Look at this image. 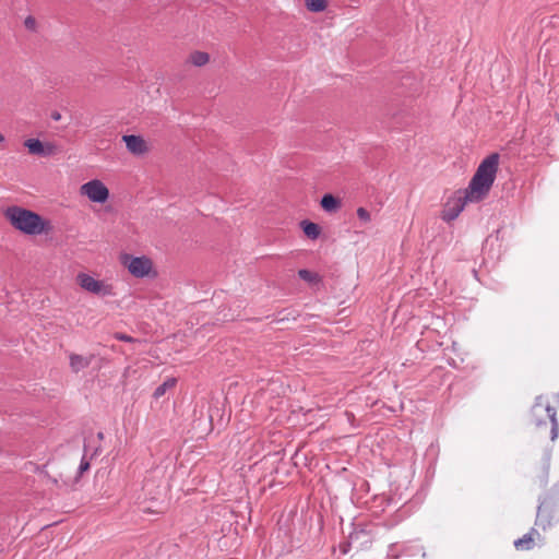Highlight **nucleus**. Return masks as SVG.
<instances>
[{"label":"nucleus","mask_w":559,"mask_h":559,"mask_svg":"<svg viewBox=\"0 0 559 559\" xmlns=\"http://www.w3.org/2000/svg\"><path fill=\"white\" fill-rule=\"evenodd\" d=\"M298 276L309 284H319L321 282V277L318 273L301 269L298 271Z\"/></svg>","instance_id":"obj_17"},{"label":"nucleus","mask_w":559,"mask_h":559,"mask_svg":"<svg viewBox=\"0 0 559 559\" xmlns=\"http://www.w3.org/2000/svg\"><path fill=\"white\" fill-rule=\"evenodd\" d=\"M97 437H98L99 439H103V437H104L103 432H98Z\"/></svg>","instance_id":"obj_25"},{"label":"nucleus","mask_w":559,"mask_h":559,"mask_svg":"<svg viewBox=\"0 0 559 559\" xmlns=\"http://www.w3.org/2000/svg\"><path fill=\"white\" fill-rule=\"evenodd\" d=\"M209 55L203 51H194L190 55V62L197 67H202L209 62Z\"/></svg>","instance_id":"obj_18"},{"label":"nucleus","mask_w":559,"mask_h":559,"mask_svg":"<svg viewBox=\"0 0 559 559\" xmlns=\"http://www.w3.org/2000/svg\"><path fill=\"white\" fill-rule=\"evenodd\" d=\"M472 202L465 199V191L459 192V195L452 201L448 202L442 214V218L445 222L454 221L460 213L464 210L466 203Z\"/></svg>","instance_id":"obj_8"},{"label":"nucleus","mask_w":559,"mask_h":559,"mask_svg":"<svg viewBox=\"0 0 559 559\" xmlns=\"http://www.w3.org/2000/svg\"><path fill=\"white\" fill-rule=\"evenodd\" d=\"M24 25L27 29L35 31L36 20L32 15H28L24 21Z\"/></svg>","instance_id":"obj_23"},{"label":"nucleus","mask_w":559,"mask_h":559,"mask_svg":"<svg viewBox=\"0 0 559 559\" xmlns=\"http://www.w3.org/2000/svg\"><path fill=\"white\" fill-rule=\"evenodd\" d=\"M176 383H177V379L176 378H167L162 384H159L155 389V391L153 393L154 399L157 400V399L162 397L163 395H165V393L168 390L175 388Z\"/></svg>","instance_id":"obj_16"},{"label":"nucleus","mask_w":559,"mask_h":559,"mask_svg":"<svg viewBox=\"0 0 559 559\" xmlns=\"http://www.w3.org/2000/svg\"><path fill=\"white\" fill-rule=\"evenodd\" d=\"M81 193L86 195L91 201L96 203H105L108 200L109 191L107 187L97 179L91 180L81 187Z\"/></svg>","instance_id":"obj_7"},{"label":"nucleus","mask_w":559,"mask_h":559,"mask_svg":"<svg viewBox=\"0 0 559 559\" xmlns=\"http://www.w3.org/2000/svg\"><path fill=\"white\" fill-rule=\"evenodd\" d=\"M321 207L328 213H334L341 207V201L331 193H325L321 199Z\"/></svg>","instance_id":"obj_13"},{"label":"nucleus","mask_w":559,"mask_h":559,"mask_svg":"<svg viewBox=\"0 0 559 559\" xmlns=\"http://www.w3.org/2000/svg\"><path fill=\"white\" fill-rule=\"evenodd\" d=\"M78 282L80 286L95 295L99 296H111L114 295L112 286L104 283L103 281L95 280L93 276L80 273L78 275Z\"/></svg>","instance_id":"obj_6"},{"label":"nucleus","mask_w":559,"mask_h":559,"mask_svg":"<svg viewBox=\"0 0 559 559\" xmlns=\"http://www.w3.org/2000/svg\"><path fill=\"white\" fill-rule=\"evenodd\" d=\"M123 142L129 152L135 155H140L146 152V143L140 135L129 134L123 135Z\"/></svg>","instance_id":"obj_12"},{"label":"nucleus","mask_w":559,"mask_h":559,"mask_svg":"<svg viewBox=\"0 0 559 559\" xmlns=\"http://www.w3.org/2000/svg\"><path fill=\"white\" fill-rule=\"evenodd\" d=\"M24 145L27 147L28 152L33 155L37 156H50L55 153V146L51 144L45 145L38 139H28L24 142Z\"/></svg>","instance_id":"obj_10"},{"label":"nucleus","mask_w":559,"mask_h":559,"mask_svg":"<svg viewBox=\"0 0 559 559\" xmlns=\"http://www.w3.org/2000/svg\"><path fill=\"white\" fill-rule=\"evenodd\" d=\"M304 234L310 239H317L320 235V227L318 224L310 221H302L300 223Z\"/></svg>","instance_id":"obj_15"},{"label":"nucleus","mask_w":559,"mask_h":559,"mask_svg":"<svg viewBox=\"0 0 559 559\" xmlns=\"http://www.w3.org/2000/svg\"><path fill=\"white\" fill-rule=\"evenodd\" d=\"M94 358H95L94 354L83 356V355H79L75 353H70L69 354L70 369L72 370V372L79 373L80 371L87 368L92 364Z\"/></svg>","instance_id":"obj_11"},{"label":"nucleus","mask_w":559,"mask_h":559,"mask_svg":"<svg viewBox=\"0 0 559 559\" xmlns=\"http://www.w3.org/2000/svg\"><path fill=\"white\" fill-rule=\"evenodd\" d=\"M499 166V154L492 153L481 160L472 177L468 187L465 191V199L472 202H479L484 200L496 179Z\"/></svg>","instance_id":"obj_1"},{"label":"nucleus","mask_w":559,"mask_h":559,"mask_svg":"<svg viewBox=\"0 0 559 559\" xmlns=\"http://www.w3.org/2000/svg\"><path fill=\"white\" fill-rule=\"evenodd\" d=\"M559 521V485H556L542 499L537 507L535 525L544 531Z\"/></svg>","instance_id":"obj_3"},{"label":"nucleus","mask_w":559,"mask_h":559,"mask_svg":"<svg viewBox=\"0 0 559 559\" xmlns=\"http://www.w3.org/2000/svg\"><path fill=\"white\" fill-rule=\"evenodd\" d=\"M122 264L127 266L128 271L138 278H143L148 276L153 269V263L150 258L142 257H132L129 254H124L121 258Z\"/></svg>","instance_id":"obj_5"},{"label":"nucleus","mask_w":559,"mask_h":559,"mask_svg":"<svg viewBox=\"0 0 559 559\" xmlns=\"http://www.w3.org/2000/svg\"><path fill=\"white\" fill-rule=\"evenodd\" d=\"M4 217L15 229L26 235L46 234L51 229L50 223L39 214L16 205L9 206L4 211Z\"/></svg>","instance_id":"obj_2"},{"label":"nucleus","mask_w":559,"mask_h":559,"mask_svg":"<svg viewBox=\"0 0 559 559\" xmlns=\"http://www.w3.org/2000/svg\"><path fill=\"white\" fill-rule=\"evenodd\" d=\"M114 337L118 341L126 342V343L134 342V338L132 336L127 335L124 333H120V332L115 333Z\"/></svg>","instance_id":"obj_22"},{"label":"nucleus","mask_w":559,"mask_h":559,"mask_svg":"<svg viewBox=\"0 0 559 559\" xmlns=\"http://www.w3.org/2000/svg\"><path fill=\"white\" fill-rule=\"evenodd\" d=\"M4 140L3 135L0 133V142Z\"/></svg>","instance_id":"obj_26"},{"label":"nucleus","mask_w":559,"mask_h":559,"mask_svg":"<svg viewBox=\"0 0 559 559\" xmlns=\"http://www.w3.org/2000/svg\"><path fill=\"white\" fill-rule=\"evenodd\" d=\"M87 450H88V445L85 443L84 444V455H83L81 463L79 465V468H78L79 476H81L84 472H86L90 468V461L86 459Z\"/></svg>","instance_id":"obj_20"},{"label":"nucleus","mask_w":559,"mask_h":559,"mask_svg":"<svg viewBox=\"0 0 559 559\" xmlns=\"http://www.w3.org/2000/svg\"><path fill=\"white\" fill-rule=\"evenodd\" d=\"M357 216L360 221L368 223L370 221V213L365 207L357 209Z\"/></svg>","instance_id":"obj_21"},{"label":"nucleus","mask_w":559,"mask_h":559,"mask_svg":"<svg viewBox=\"0 0 559 559\" xmlns=\"http://www.w3.org/2000/svg\"><path fill=\"white\" fill-rule=\"evenodd\" d=\"M534 534H538L536 528H531L527 534L514 542V547L520 550H530L534 545Z\"/></svg>","instance_id":"obj_14"},{"label":"nucleus","mask_w":559,"mask_h":559,"mask_svg":"<svg viewBox=\"0 0 559 559\" xmlns=\"http://www.w3.org/2000/svg\"><path fill=\"white\" fill-rule=\"evenodd\" d=\"M306 7L311 12H321L326 8L325 0H306Z\"/></svg>","instance_id":"obj_19"},{"label":"nucleus","mask_w":559,"mask_h":559,"mask_svg":"<svg viewBox=\"0 0 559 559\" xmlns=\"http://www.w3.org/2000/svg\"><path fill=\"white\" fill-rule=\"evenodd\" d=\"M531 415L536 426L546 425L547 420L551 424V440L558 437L557 411L544 396H537L532 407Z\"/></svg>","instance_id":"obj_4"},{"label":"nucleus","mask_w":559,"mask_h":559,"mask_svg":"<svg viewBox=\"0 0 559 559\" xmlns=\"http://www.w3.org/2000/svg\"><path fill=\"white\" fill-rule=\"evenodd\" d=\"M550 468L549 455H544L542 460L533 466L532 478L539 487H545L548 484V474Z\"/></svg>","instance_id":"obj_9"},{"label":"nucleus","mask_w":559,"mask_h":559,"mask_svg":"<svg viewBox=\"0 0 559 559\" xmlns=\"http://www.w3.org/2000/svg\"><path fill=\"white\" fill-rule=\"evenodd\" d=\"M51 118L55 120V121H59L61 119V114L58 112V111H53L51 114Z\"/></svg>","instance_id":"obj_24"}]
</instances>
